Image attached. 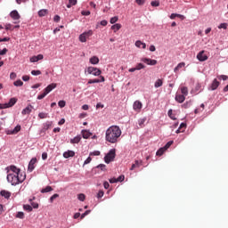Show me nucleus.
Segmentation results:
<instances>
[{"instance_id":"obj_1","label":"nucleus","mask_w":228,"mask_h":228,"mask_svg":"<svg viewBox=\"0 0 228 228\" xmlns=\"http://www.w3.org/2000/svg\"><path fill=\"white\" fill-rule=\"evenodd\" d=\"M122 136V129L118 126H111L105 132V140L109 143H117Z\"/></svg>"},{"instance_id":"obj_2","label":"nucleus","mask_w":228,"mask_h":228,"mask_svg":"<svg viewBox=\"0 0 228 228\" xmlns=\"http://www.w3.org/2000/svg\"><path fill=\"white\" fill-rule=\"evenodd\" d=\"M26 179V175H15V174H8L7 181L11 183L12 186H17L20 183H24Z\"/></svg>"},{"instance_id":"obj_3","label":"nucleus","mask_w":228,"mask_h":228,"mask_svg":"<svg viewBox=\"0 0 228 228\" xmlns=\"http://www.w3.org/2000/svg\"><path fill=\"white\" fill-rule=\"evenodd\" d=\"M56 86H57V85L54 83L50 84L49 86H47L45 88L44 93L37 96V99L39 101H41V99H44L45 97V95H47L48 94H51V92H53V90H54V88H56Z\"/></svg>"},{"instance_id":"obj_4","label":"nucleus","mask_w":228,"mask_h":228,"mask_svg":"<svg viewBox=\"0 0 228 228\" xmlns=\"http://www.w3.org/2000/svg\"><path fill=\"white\" fill-rule=\"evenodd\" d=\"M115 152H116L115 149H112L109 151V153L104 158L105 163L107 164L111 163V161L115 159V156H116Z\"/></svg>"},{"instance_id":"obj_5","label":"nucleus","mask_w":228,"mask_h":228,"mask_svg":"<svg viewBox=\"0 0 228 228\" xmlns=\"http://www.w3.org/2000/svg\"><path fill=\"white\" fill-rule=\"evenodd\" d=\"M92 35H94V31L93 30L86 31V32L82 33L79 36V40L81 42L85 43V42H86L87 38H90V37H92Z\"/></svg>"},{"instance_id":"obj_6","label":"nucleus","mask_w":228,"mask_h":228,"mask_svg":"<svg viewBox=\"0 0 228 228\" xmlns=\"http://www.w3.org/2000/svg\"><path fill=\"white\" fill-rule=\"evenodd\" d=\"M87 73L92 74L93 76H101V74H102V71L95 67H88Z\"/></svg>"},{"instance_id":"obj_7","label":"nucleus","mask_w":228,"mask_h":228,"mask_svg":"<svg viewBox=\"0 0 228 228\" xmlns=\"http://www.w3.org/2000/svg\"><path fill=\"white\" fill-rule=\"evenodd\" d=\"M6 170H7V174L11 170V172H12V173H9V174L21 175L20 174V169L17 168V167H15V166H10V167H6Z\"/></svg>"},{"instance_id":"obj_8","label":"nucleus","mask_w":228,"mask_h":228,"mask_svg":"<svg viewBox=\"0 0 228 228\" xmlns=\"http://www.w3.org/2000/svg\"><path fill=\"white\" fill-rule=\"evenodd\" d=\"M141 61L143 63H146V65H151V66L158 65V61H156V60H152V59H149V58H142Z\"/></svg>"},{"instance_id":"obj_9","label":"nucleus","mask_w":228,"mask_h":228,"mask_svg":"<svg viewBox=\"0 0 228 228\" xmlns=\"http://www.w3.org/2000/svg\"><path fill=\"white\" fill-rule=\"evenodd\" d=\"M133 108H134V111H137L139 113V111H141L142 108H143V104H142V102H140V101H135L134 102Z\"/></svg>"},{"instance_id":"obj_10","label":"nucleus","mask_w":228,"mask_h":228,"mask_svg":"<svg viewBox=\"0 0 228 228\" xmlns=\"http://www.w3.org/2000/svg\"><path fill=\"white\" fill-rule=\"evenodd\" d=\"M17 104V98H11L9 102L4 103V107L5 108H12V106H15Z\"/></svg>"},{"instance_id":"obj_11","label":"nucleus","mask_w":228,"mask_h":228,"mask_svg":"<svg viewBox=\"0 0 228 228\" xmlns=\"http://www.w3.org/2000/svg\"><path fill=\"white\" fill-rule=\"evenodd\" d=\"M37 164V158H33L29 163H28V172H33V170H35V165Z\"/></svg>"},{"instance_id":"obj_12","label":"nucleus","mask_w":228,"mask_h":228,"mask_svg":"<svg viewBox=\"0 0 228 228\" xmlns=\"http://www.w3.org/2000/svg\"><path fill=\"white\" fill-rule=\"evenodd\" d=\"M197 60H199V61H206L208 55L204 54V51H201L197 54Z\"/></svg>"},{"instance_id":"obj_13","label":"nucleus","mask_w":228,"mask_h":228,"mask_svg":"<svg viewBox=\"0 0 228 228\" xmlns=\"http://www.w3.org/2000/svg\"><path fill=\"white\" fill-rule=\"evenodd\" d=\"M74 156H76V152H74V151L69 150L63 153V158L66 159H69V158H74Z\"/></svg>"},{"instance_id":"obj_14","label":"nucleus","mask_w":228,"mask_h":228,"mask_svg":"<svg viewBox=\"0 0 228 228\" xmlns=\"http://www.w3.org/2000/svg\"><path fill=\"white\" fill-rule=\"evenodd\" d=\"M20 131V125H18L12 130H7L6 134H17Z\"/></svg>"},{"instance_id":"obj_15","label":"nucleus","mask_w":228,"mask_h":228,"mask_svg":"<svg viewBox=\"0 0 228 228\" xmlns=\"http://www.w3.org/2000/svg\"><path fill=\"white\" fill-rule=\"evenodd\" d=\"M51 127H53L52 121H47L44 124V127L42 128L41 133H45L48 129H51Z\"/></svg>"},{"instance_id":"obj_16","label":"nucleus","mask_w":228,"mask_h":228,"mask_svg":"<svg viewBox=\"0 0 228 228\" xmlns=\"http://www.w3.org/2000/svg\"><path fill=\"white\" fill-rule=\"evenodd\" d=\"M10 17H12V19H13V20H19V19H20V14H19V12L14 10V11L11 12Z\"/></svg>"},{"instance_id":"obj_17","label":"nucleus","mask_w":228,"mask_h":228,"mask_svg":"<svg viewBox=\"0 0 228 228\" xmlns=\"http://www.w3.org/2000/svg\"><path fill=\"white\" fill-rule=\"evenodd\" d=\"M143 165V161L142 160H135L134 163L130 167V170H134V168H140Z\"/></svg>"},{"instance_id":"obj_18","label":"nucleus","mask_w":228,"mask_h":228,"mask_svg":"<svg viewBox=\"0 0 228 228\" xmlns=\"http://www.w3.org/2000/svg\"><path fill=\"white\" fill-rule=\"evenodd\" d=\"M40 60H44V55L43 54H38L37 56H33V57L30 58L31 63L40 61Z\"/></svg>"},{"instance_id":"obj_19","label":"nucleus","mask_w":228,"mask_h":228,"mask_svg":"<svg viewBox=\"0 0 228 228\" xmlns=\"http://www.w3.org/2000/svg\"><path fill=\"white\" fill-rule=\"evenodd\" d=\"M135 47H138V49H146L147 45L140 40H137L135 42Z\"/></svg>"},{"instance_id":"obj_20","label":"nucleus","mask_w":228,"mask_h":228,"mask_svg":"<svg viewBox=\"0 0 228 228\" xmlns=\"http://www.w3.org/2000/svg\"><path fill=\"white\" fill-rule=\"evenodd\" d=\"M175 99L176 102L182 104L183 101H186V96H184L183 94H176Z\"/></svg>"},{"instance_id":"obj_21","label":"nucleus","mask_w":228,"mask_h":228,"mask_svg":"<svg viewBox=\"0 0 228 228\" xmlns=\"http://www.w3.org/2000/svg\"><path fill=\"white\" fill-rule=\"evenodd\" d=\"M33 110V106L28 105L25 109L22 110L21 114L22 115H29Z\"/></svg>"},{"instance_id":"obj_22","label":"nucleus","mask_w":228,"mask_h":228,"mask_svg":"<svg viewBox=\"0 0 228 228\" xmlns=\"http://www.w3.org/2000/svg\"><path fill=\"white\" fill-rule=\"evenodd\" d=\"M82 136L85 140H88L90 136H92V132L88 130H82Z\"/></svg>"},{"instance_id":"obj_23","label":"nucleus","mask_w":228,"mask_h":228,"mask_svg":"<svg viewBox=\"0 0 228 228\" xmlns=\"http://www.w3.org/2000/svg\"><path fill=\"white\" fill-rule=\"evenodd\" d=\"M220 86V82L215 78L210 86L211 90H216Z\"/></svg>"},{"instance_id":"obj_24","label":"nucleus","mask_w":228,"mask_h":228,"mask_svg":"<svg viewBox=\"0 0 228 228\" xmlns=\"http://www.w3.org/2000/svg\"><path fill=\"white\" fill-rule=\"evenodd\" d=\"M0 195L4 199H10V197H12V192L4 190L0 191Z\"/></svg>"},{"instance_id":"obj_25","label":"nucleus","mask_w":228,"mask_h":228,"mask_svg":"<svg viewBox=\"0 0 228 228\" xmlns=\"http://www.w3.org/2000/svg\"><path fill=\"white\" fill-rule=\"evenodd\" d=\"M89 61L92 63V65H97L99 63V57L93 56L90 58Z\"/></svg>"},{"instance_id":"obj_26","label":"nucleus","mask_w":228,"mask_h":228,"mask_svg":"<svg viewBox=\"0 0 228 228\" xmlns=\"http://www.w3.org/2000/svg\"><path fill=\"white\" fill-rule=\"evenodd\" d=\"M186 129V123H181L179 128L176 130V133H184V130Z\"/></svg>"},{"instance_id":"obj_27","label":"nucleus","mask_w":228,"mask_h":228,"mask_svg":"<svg viewBox=\"0 0 228 228\" xmlns=\"http://www.w3.org/2000/svg\"><path fill=\"white\" fill-rule=\"evenodd\" d=\"M155 88H159V86H163V79L159 78L154 84Z\"/></svg>"},{"instance_id":"obj_28","label":"nucleus","mask_w":228,"mask_h":228,"mask_svg":"<svg viewBox=\"0 0 228 228\" xmlns=\"http://www.w3.org/2000/svg\"><path fill=\"white\" fill-rule=\"evenodd\" d=\"M120 28H122V25L120 23H117L111 26V29H114V33H117V31H118Z\"/></svg>"},{"instance_id":"obj_29","label":"nucleus","mask_w":228,"mask_h":228,"mask_svg":"<svg viewBox=\"0 0 228 228\" xmlns=\"http://www.w3.org/2000/svg\"><path fill=\"white\" fill-rule=\"evenodd\" d=\"M180 90H181L182 95H183V96H185V97H186V95H188V87H186V86H182V87L180 88Z\"/></svg>"},{"instance_id":"obj_30","label":"nucleus","mask_w":228,"mask_h":228,"mask_svg":"<svg viewBox=\"0 0 228 228\" xmlns=\"http://www.w3.org/2000/svg\"><path fill=\"white\" fill-rule=\"evenodd\" d=\"M81 142V136L77 135L70 140V143H78Z\"/></svg>"},{"instance_id":"obj_31","label":"nucleus","mask_w":228,"mask_h":228,"mask_svg":"<svg viewBox=\"0 0 228 228\" xmlns=\"http://www.w3.org/2000/svg\"><path fill=\"white\" fill-rule=\"evenodd\" d=\"M47 13H48L47 9H42L38 12L39 17H45V15H47Z\"/></svg>"},{"instance_id":"obj_32","label":"nucleus","mask_w":228,"mask_h":228,"mask_svg":"<svg viewBox=\"0 0 228 228\" xmlns=\"http://www.w3.org/2000/svg\"><path fill=\"white\" fill-rule=\"evenodd\" d=\"M147 121L146 118H141L138 121L139 126L140 127H145V122Z\"/></svg>"},{"instance_id":"obj_33","label":"nucleus","mask_w":228,"mask_h":228,"mask_svg":"<svg viewBox=\"0 0 228 228\" xmlns=\"http://www.w3.org/2000/svg\"><path fill=\"white\" fill-rule=\"evenodd\" d=\"M49 191H53V187L49 185L41 190V193H49Z\"/></svg>"},{"instance_id":"obj_34","label":"nucleus","mask_w":228,"mask_h":228,"mask_svg":"<svg viewBox=\"0 0 228 228\" xmlns=\"http://www.w3.org/2000/svg\"><path fill=\"white\" fill-rule=\"evenodd\" d=\"M186 65V63L184 62H180L174 69V72H177L180 69H183V67H184Z\"/></svg>"},{"instance_id":"obj_35","label":"nucleus","mask_w":228,"mask_h":228,"mask_svg":"<svg viewBox=\"0 0 228 228\" xmlns=\"http://www.w3.org/2000/svg\"><path fill=\"white\" fill-rule=\"evenodd\" d=\"M165 151H167L164 147L160 148L159 150H158L156 155L157 156H163V154L165 153Z\"/></svg>"},{"instance_id":"obj_36","label":"nucleus","mask_w":228,"mask_h":228,"mask_svg":"<svg viewBox=\"0 0 228 228\" xmlns=\"http://www.w3.org/2000/svg\"><path fill=\"white\" fill-rule=\"evenodd\" d=\"M142 69H145V66L143 65V63H137L135 66V69L136 70H142Z\"/></svg>"},{"instance_id":"obj_37","label":"nucleus","mask_w":228,"mask_h":228,"mask_svg":"<svg viewBox=\"0 0 228 228\" xmlns=\"http://www.w3.org/2000/svg\"><path fill=\"white\" fill-rule=\"evenodd\" d=\"M14 86H22V85H24V82H22V80L19 79L15 82H13Z\"/></svg>"},{"instance_id":"obj_38","label":"nucleus","mask_w":228,"mask_h":228,"mask_svg":"<svg viewBox=\"0 0 228 228\" xmlns=\"http://www.w3.org/2000/svg\"><path fill=\"white\" fill-rule=\"evenodd\" d=\"M38 117H39V118H47V117H49V114L45 113V112H40L38 114Z\"/></svg>"},{"instance_id":"obj_39","label":"nucleus","mask_w":228,"mask_h":228,"mask_svg":"<svg viewBox=\"0 0 228 228\" xmlns=\"http://www.w3.org/2000/svg\"><path fill=\"white\" fill-rule=\"evenodd\" d=\"M23 208L25 209V211H28V212L33 211V207L30 205H24Z\"/></svg>"},{"instance_id":"obj_40","label":"nucleus","mask_w":228,"mask_h":228,"mask_svg":"<svg viewBox=\"0 0 228 228\" xmlns=\"http://www.w3.org/2000/svg\"><path fill=\"white\" fill-rule=\"evenodd\" d=\"M16 218H20V220L24 219V212H18Z\"/></svg>"},{"instance_id":"obj_41","label":"nucleus","mask_w":228,"mask_h":228,"mask_svg":"<svg viewBox=\"0 0 228 228\" xmlns=\"http://www.w3.org/2000/svg\"><path fill=\"white\" fill-rule=\"evenodd\" d=\"M174 143V141H169L167 142V144L164 146V149L167 151V149H170L171 145Z\"/></svg>"},{"instance_id":"obj_42","label":"nucleus","mask_w":228,"mask_h":228,"mask_svg":"<svg viewBox=\"0 0 228 228\" xmlns=\"http://www.w3.org/2000/svg\"><path fill=\"white\" fill-rule=\"evenodd\" d=\"M87 83L88 85H93L94 83H101V79H90Z\"/></svg>"},{"instance_id":"obj_43","label":"nucleus","mask_w":228,"mask_h":228,"mask_svg":"<svg viewBox=\"0 0 228 228\" xmlns=\"http://www.w3.org/2000/svg\"><path fill=\"white\" fill-rule=\"evenodd\" d=\"M58 197H60V194H53L51 198H50V202L53 203L54 202V199H58Z\"/></svg>"},{"instance_id":"obj_44","label":"nucleus","mask_w":228,"mask_h":228,"mask_svg":"<svg viewBox=\"0 0 228 228\" xmlns=\"http://www.w3.org/2000/svg\"><path fill=\"white\" fill-rule=\"evenodd\" d=\"M77 199H78V200H81V202H84V200L86 199L85 194H83V193L78 194Z\"/></svg>"},{"instance_id":"obj_45","label":"nucleus","mask_w":228,"mask_h":228,"mask_svg":"<svg viewBox=\"0 0 228 228\" xmlns=\"http://www.w3.org/2000/svg\"><path fill=\"white\" fill-rule=\"evenodd\" d=\"M31 74H32V76H40V74H42V71H40V70H32Z\"/></svg>"},{"instance_id":"obj_46","label":"nucleus","mask_w":228,"mask_h":228,"mask_svg":"<svg viewBox=\"0 0 228 228\" xmlns=\"http://www.w3.org/2000/svg\"><path fill=\"white\" fill-rule=\"evenodd\" d=\"M218 28H219V29H227V23H221V24L218 26Z\"/></svg>"},{"instance_id":"obj_47","label":"nucleus","mask_w":228,"mask_h":228,"mask_svg":"<svg viewBox=\"0 0 228 228\" xmlns=\"http://www.w3.org/2000/svg\"><path fill=\"white\" fill-rule=\"evenodd\" d=\"M124 179H126V176L124 175H121L117 178V181L118 183H122Z\"/></svg>"},{"instance_id":"obj_48","label":"nucleus","mask_w":228,"mask_h":228,"mask_svg":"<svg viewBox=\"0 0 228 228\" xmlns=\"http://www.w3.org/2000/svg\"><path fill=\"white\" fill-rule=\"evenodd\" d=\"M172 113H173L172 110H169L168 112H167V115H168L169 118H172V120H175V117Z\"/></svg>"},{"instance_id":"obj_49","label":"nucleus","mask_w":228,"mask_h":228,"mask_svg":"<svg viewBox=\"0 0 228 228\" xmlns=\"http://www.w3.org/2000/svg\"><path fill=\"white\" fill-rule=\"evenodd\" d=\"M118 21V17L115 16L110 19V24H115V22Z\"/></svg>"},{"instance_id":"obj_50","label":"nucleus","mask_w":228,"mask_h":228,"mask_svg":"<svg viewBox=\"0 0 228 228\" xmlns=\"http://www.w3.org/2000/svg\"><path fill=\"white\" fill-rule=\"evenodd\" d=\"M89 156H101V151H93L89 154Z\"/></svg>"},{"instance_id":"obj_51","label":"nucleus","mask_w":228,"mask_h":228,"mask_svg":"<svg viewBox=\"0 0 228 228\" xmlns=\"http://www.w3.org/2000/svg\"><path fill=\"white\" fill-rule=\"evenodd\" d=\"M102 197H104V191H99V192L97 193V198L98 199H102Z\"/></svg>"},{"instance_id":"obj_52","label":"nucleus","mask_w":228,"mask_h":228,"mask_svg":"<svg viewBox=\"0 0 228 228\" xmlns=\"http://www.w3.org/2000/svg\"><path fill=\"white\" fill-rule=\"evenodd\" d=\"M8 53V49L4 48L2 51H0V56H4Z\"/></svg>"},{"instance_id":"obj_53","label":"nucleus","mask_w":228,"mask_h":228,"mask_svg":"<svg viewBox=\"0 0 228 228\" xmlns=\"http://www.w3.org/2000/svg\"><path fill=\"white\" fill-rule=\"evenodd\" d=\"M65 104H66L65 101H60L58 102V105L60 106V108H65Z\"/></svg>"},{"instance_id":"obj_54","label":"nucleus","mask_w":228,"mask_h":228,"mask_svg":"<svg viewBox=\"0 0 228 228\" xmlns=\"http://www.w3.org/2000/svg\"><path fill=\"white\" fill-rule=\"evenodd\" d=\"M218 79H223V81H227L228 77L225 76V75H220V76L218 77Z\"/></svg>"},{"instance_id":"obj_55","label":"nucleus","mask_w":228,"mask_h":228,"mask_svg":"<svg viewBox=\"0 0 228 228\" xmlns=\"http://www.w3.org/2000/svg\"><path fill=\"white\" fill-rule=\"evenodd\" d=\"M151 4V6H159V1H152Z\"/></svg>"},{"instance_id":"obj_56","label":"nucleus","mask_w":228,"mask_h":228,"mask_svg":"<svg viewBox=\"0 0 228 228\" xmlns=\"http://www.w3.org/2000/svg\"><path fill=\"white\" fill-rule=\"evenodd\" d=\"M97 168H101V170H106V165H104V164H100L98 167H97Z\"/></svg>"},{"instance_id":"obj_57","label":"nucleus","mask_w":228,"mask_h":228,"mask_svg":"<svg viewBox=\"0 0 228 228\" xmlns=\"http://www.w3.org/2000/svg\"><path fill=\"white\" fill-rule=\"evenodd\" d=\"M135 3H137L140 6H142V4H145V0H135Z\"/></svg>"},{"instance_id":"obj_58","label":"nucleus","mask_w":228,"mask_h":228,"mask_svg":"<svg viewBox=\"0 0 228 228\" xmlns=\"http://www.w3.org/2000/svg\"><path fill=\"white\" fill-rule=\"evenodd\" d=\"M90 210H86L84 214L81 215V220L86 216V215H89Z\"/></svg>"},{"instance_id":"obj_59","label":"nucleus","mask_w":228,"mask_h":228,"mask_svg":"<svg viewBox=\"0 0 228 228\" xmlns=\"http://www.w3.org/2000/svg\"><path fill=\"white\" fill-rule=\"evenodd\" d=\"M15 77H17V74H16L15 72H12V73L10 74V78H11V79H15Z\"/></svg>"},{"instance_id":"obj_60","label":"nucleus","mask_w":228,"mask_h":228,"mask_svg":"<svg viewBox=\"0 0 228 228\" xmlns=\"http://www.w3.org/2000/svg\"><path fill=\"white\" fill-rule=\"evenodd\" d=\"M109 181H110V183L111 184H113V183H118V180H117V178H110Z\"/></svg>"},{"instance_id":"obj_61","label":"nucleus","mask_w":228,"mask_h":228,"mask_svg":"<svg viewBox=\"0 0 228 228\" xmlns=\"http://www.w3.org/2000/svg\"><path fill=\"white\" fill-rule=\"evenodd\" d=\"M91 161H92V159H91L90 157H88V158L85 160L84 164H85V165H88V163H91Z\"/></svg>"},{"instance_id":"obj_62","label":"nucleus","mask_w":228,"mask_h":228,"mask_svg":"<svg viewBox=\"0 0 228 228\" xmlns=\"http://www.w3.org/2000/svg\"><path fill=\"white\" fill-rule=\"evenodd\" d=\"M60 15H55L53 18L54 22H58L60 20Z\"/></svg>"},{"instance_id":"obj_63","label":"nucleus","mask_w":228,"mask_h":228,"mask_svg":"<svg viewBox=\"0 0 228 228\" xmlns=\"http://www.w3.org/2000/svg\"><path fill=\"white\" fill-rule=\"evenodd\" d=\"M42 159H44V160L47 159V152H44L42 154Z\"/></svg>"},{"instance_id":"obj_64","label":"nucleus","mask_w":228,"mask_h":228,"mask_svg":"<svg viewBox=\"0 0 228 228\" xmlns=\"http://www.w3.org/2000/svg\"><path fill=\"white\" fill-rule=\"evenodd\" d=\"M22 79H23L24 81H29V76L25 75V76L22 77Z\"/></svg>"}]
</instances>
